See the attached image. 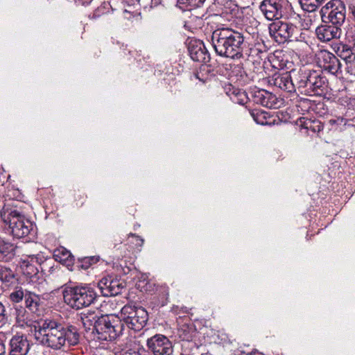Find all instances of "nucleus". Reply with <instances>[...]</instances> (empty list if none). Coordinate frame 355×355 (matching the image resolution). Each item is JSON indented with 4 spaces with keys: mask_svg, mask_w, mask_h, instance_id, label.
Returning a JSON list of instances; mask_svg holds the SVG:
<instances>
[{
    "mask_svg": "<svg viewBox=\"0 0 355 355\" xmlns=\"http://www.w3.org/2000/svg\"><path fill=\"white\" fill-rule=\"evenodd\" d=\"M36 339L44 347L53 350H64L79 343L76 327L58 319L47 318L39 325Z\"/></svg>",
    "mask_w": 355,
    "mask_h": 355,
    "instance_id": "nucleus-1",
    "label": "nucleus"
},
{
    "mask_svg": "<svg viewBox=\"0 0 355 355\" xmlns=\"http://www.w3.org/2000/svg\"><path fill=\"white\" fill-rule=\"evenodd\" d=\"M211 42L216 53L222 57L239 60L248 55L243 34L230 28H222L212 33Z\"/></svg>",
    "mask_w": 355,
    "mask_h": 355,
    "instance_id": "nucleus-2",
    "label": "nucleus"
},
{
    "mask_svg": "<svg viewBox=\"0 0 355 355\" xmlns=\"http://www.w3.org/2000/svg\"><path fill=\"white\" fill-rule=\"evenodd\" d=\"M1 217L9 225L11 233L15 238H24L33 230L32 222L17 209L13 202L4 205L1 211Z\"/></svg>",
    "mask_w": 355,
    "mask_h": 355,
    "instance_id": "nucleus-3",
    "label": "nucleus"
},
{
    "mask_svg": "<svg viewBox=\"0 0 355 355\" xmlns=\"http://www.w3.org/2000/svg\"><path fill=\"white\" fill-rule=\"evenodd\" d=\"M62 293L64 302L75 309L89 306L96 297L94 289L89 286L66 287Z\"/></svg>",
    "mask_w": 355,
    "mask_h": 355,
    "instance_id": "nucleus-4",
    "label": "nucleus"
},
{
    "mask_svg": "<svg viewBox=\"0 0 355 355\" xmlns=\"http://www.w3.org/2000/svg\"><path fill=\"white\" fill-rule=\"evenodd\" d=\"M98 320L94 331L98 340L112 341L121 334L124 325L116 315H103Z\"/></svg>",
    "mask_w": 355,
    "mask_h": 355,
    "instance_id": "nucleus-5",
    "label": "nucleus"
},
{
    "mask_svg": "<svg viewBox=\"0 0 355 355\" xmlns=\"http://www.w3.org/2000/svg\"><path fill=\"white\" fill-rule=\"evenodd\" d=\"M319 15L323 22H329L340 28L345 21V6L340 0H331L321 8Z\"/></svg>",
    "mask_w": 355,
    "mask_h": 355,
    "instance_id": "nucleus-6",
    "label": "nucleus"
},
{
    "mask_svg": "<svg viewBox=\"0 0 355 355\" xmlns=\"http://www.w3.org/2000/svg\"><path fill=\"white\" fill-rule=\"evenodd\" d=\"M318 65L324 71L336 75L340 69L338 59L331 52L324 49H319L315 53Z\"/></svg>",
    "mask_w": 355,
    "mask_h": 355,
    "instance_id": "nucleus-7",
    "label": "nucleus"
},
{
    "mask_svg": "<svg viewBox=\"0 0 355 355\" xmlns=\"http://www.w3.org/2000/svg\"><path fill=\"white\" fill-rule=\"evenodd\" d=\"M146 345L153 355H172L173 352L171 341L162 334H155L149 338Z\"/></svg>",
    "mask_w": 355,
    "mask_h": 355,
    "instance_id": "nucleus-8",
    "label": "nucleus"
},
{
    "mask_svg": "<svg viewBox=\"0 0 355 355\" xmlns=\"http://www.w3.org/2000/svg\"><path fill=\"white\" fill-rule=\"evenodd\" d=\"M270 35L279 44L286 42L293 35L295 27L292 24L277 21L270 24Z\"/></svg>",
    "mask_w": 355,
    "mask_h": 355,
    "instance_id": "nucleus-9",
    "label": "nucleus"
},
{
    "mask_svg": "<svg viewBox=\"0 0 355 355\" xmlns=\"http://www.w3.org/2000/svg\"><path fill=\"white\" fill-rule=\"evenodd\" d=\"M284 0H263L259 9L268 20L278 19L283 15Z\"/></svg>",
    "mask_w": 355,
    "mask_h": 355,
    "instance_id": "nucleus-10",
    "label": "nucleus"
},
{
    "mask_svg": "<svg viewBox=\"0 0 355 355\" xmlns=\"http://www.w3.org/2000/svg\"><path fill=\"white\" fill-rule=\"evenodd\" d=\"M101 293L105 296L117 295L124 288V282L117 278L106 277L102 278L98 282Z\"/></svg>",
    "mask_w": 355,
    "mask_h": 355,
    "instance_id": "nucleus-11",
    "label": "nucleus"
},
{
    "mask_svg": "<svg viewBox=\"0 0 355 355\" xmlns=\"http://www.w3.org/2000/svg\"><path fill=\"white\" fill-rule=\"evenodd\" d=\"M188 51L194 61L206 63L210 60L209 53L200 40H191L188 44Z\"/></svg>",
    "mask_w": 355,
    "mask_h": 355,
    "instance_id": "nucleus-12",
    "label": "nucleus"
},
{
    "mask_svg": "<svg viewBox=\"0 0 355 355\" xmlns=\"http://www.w3.org/2000/svg\"><path fill=\"white\" fill-rule=\"evenodd\" d=\"M129 314L125 322L129 325L130 328L138 331L141 329L146 324L148 313L144 308H135Z\"/></svg>",
    "mask_w": 355,
    "mask_h": 355,
    "instance_id": "nucleus-13",
    "label": "nucleus"
},
{
    "mask_svg": "<svg viewBox=\"0 0 355 355\" xmlns=\"http://www.w3.org/2000/svg\"><path fill=\"white\" fill-rule=\"evenodd\" d=\"M10 355H27L31 343L26 336L15 335L10 340Z\"/></svg>",
    "mask_w": 355,
    "mask_h": 355,
    "instance_id": "nucleus-14",
    "label": "nucleus"
},
{
    "mask_svg": "<svg viewBox=\"0 0 355 355\" xmlns=\"http://www.w3.org/2000/svg\"><path fill=\"white\" fill-rule=\"evenodd\" d=\"M10 316L14 324L18 327L24 328L31 325L30 313L21 306H14Z\"/></svg>",
    "mask_w": 355,
    "mask_h": 355,
    "instance_id": "nucleus-15",
    "label": "nucleus"
},
{
    "mask_svg": "<svg viewBox=\"0 0 355 355\" xmlns=\"http://www.w3.org/2000/svg\"><path fill=\"white\" fill-rule=\"evenodd\" d=\"M317 37L322 42H329L340 35V28L333 25H321L315 30Z\"/></svg>",
    "mask_w": 355,
    "mask_h": 355,
    "instance_id": "nucleus-16",
    "label": "nucleus"
},
{
    "mask_svg": "<svg viewBox=\"0 0 355 355\" xmlns=\"http://www.w3.org/2000/svg\"><path fill=\"white\" fill-rule=\"evenodd\" d=\"M253 98L256 103L264 107L269 108H276L277 107L278 101L277 97L265 89L256 91L254 93Z\"/></svg>",
    "mask_w": 355,
    "mask_h": 355,
    "instance_id": "nucleus-17",
    "label": "nucleus"
},
{
    "mask_svg": "<svg viewBox=\"0 0 355 355\" xmlns=\"http://www.w3.org/2000/svg\"><path fill=\"white\" fill-rule=\"evenodd\" d=\"M102 314L97 310H86L80 313V320L85 329L89 330L92 328L94 331L96 329L97 322H98Z\"/></svg>",
    "mask_w": 355,
    "mask_h": 355,
    "instance_id": "nucleus-18",
    "label": "nucleus"
},
{
    "mask_svg": "<svg viewBox=\"0 0 355 355\" xmlns=\"http://www.w3.org/2000/svg\"><path fill=\"white\" fill-rule=\"evenodd\" d=\"M272 83L275 86L286 91L291 92L295 90V85L291 80V73H285L283 74H275L272 76Z\"/></svg>",
    "mask_w": 355,
    "mask_h": 355,
    "instance_id": "nucleus-19",
    "label": "nucleus"
},
{
    "mask_svg": "<svg viewBox=\"0 0 355 355\" xmlns=\"http://www.w3.org/2000/svg\"><path fill=\"white\" fill-rule=\"evenodd\" d=\"M290 73L291 74V80L295 85V87H307L311 71L300 69L299 71H292Z\"/></svg>",
    "mask_w": 355,
    "mask_h": 355,
    "instance_id": "nucleus-20",
    "label": "nucleus"
},
{
    "mask_svg": "<svg viewBox=\"0 0 355 355\" xmlns=\"http://www.w3.org/2000/svg\"><path fill=\"white\" fill-rule=\"evenodd\" d=\"M18 250L19 247H15L11 243L0 239V261L10 259Z\"/></svg>",
    "mask_w": 355,
    "mask_h": 355,
    "instance_id": "nucleus-21",
    "label": "nucleus"
},
{
    "mask_svg": "<svg viewBox=\"0 0 355 355\" xmlns=\"http://www.w3.org/2000/svg\"><path fill=\"white\" fill-rule=\"evenodd\" d=\"M302 8L308 12L309 14L306 17L309 18V21H312V17H315V15L311 14L314 12L318 7L321 4L324 0H299Z\"/></svg>",
    "mask_w": 355,
    "mask_h": 355,
    "instance_id": "nucleus-22",
    "label": "nucleus"
},
{
    "mask_svg": "<svg viewBox=\"0 0 355 355\" xmlns=\"http://www.w3.org/2000/svg\"><path fill=\"white\" fill-rule=\"evenodd\" d=\"M336 53L347 64H351L355 60V53L350 47L345 44L339 46L337 49Z\"/></svg>",
    "mask_w": 355,
    "mask_h": 355,
    "instance_id": "nucleus-23",
    "label": "nucleus"
},
{
    "mask_svg": "<svg viewBox=\"0 0 355 355\" xmlns=\"http://www.w3.org/2000/svg\"><path fill=\"white\" fill-rule=\"evenodd\" d=\"M40 298L38 295L31 292L25 294V303L26 307L32 312H36L40 306Z\"/></svg>",
    "mask_w": 355,
    "mask_h": 355,
    "instance_id": "nucleus-24",
    "label": "nucleus"
},
{
    "mask_svg": "<svg viewBox=\"0 0 355 355\" xmlns=\"http://www.w3.org/2000/svg\"><path fill=\"white\" fill-rule=\"evenodd\" d=\"M325 84V78L321 77L320 75L315 71H311V76H309V80L307 87L312 90L322 88Z\"/></svg>",
    "mask_w": 355,
    "mask_h": 355,
    "instance_id": "nucleus-25",
    "label": "nucleus"
},
{
    "mask_svg": "<svg viewBox=\"0 0 355 355\" xmlns=\"http://www.w3.org/2000/svg\"><path fill=\"white\" fill-rule=\"evenodd\" d=\"M15 273L8 268L0 266V280L6 284L10 285L15 282Z\"/></svg>",
    "mask_w": 355,
    "mask_h": 355,
    "instance_id": "nucleus-26",
    "label": "nucleus"
},
{
    "mask_svg": "<svg viewBox=\"0 0 355 355\" xmlns=\"http://www.w3.org/2000/svg\"><path fill=\"white\" fill-rule=\"evenodd\" d=\"M53 256L56 261L63 263H66L72 259L71 252L64 248L55 250Z\"/></svg>",
    "mask_w": 355,
    "mask_h": 355,
    "instance_id": "nucleus-27",
    "label": "nucleus"
},
{
    "mask_svg": "<svg viewBox=\"0 0 355 355\" xmlns=\"http://www.w3.org/2000/svg\"><path fill=\"white\" fill-rule=\"evenodd\" d=\"M231 96V98L240 104H244L246 101V96L244 92H241L238 90H233L232 94H229Z\"/></svg>",
    "mask_w": 355,
    "mask_h": 355,
    "instance_id": "nucleus-28",
    "label": "nucleus"
},
{
    "mask_svg": "<svg viewBox=\"0 0 355 355\" xmlns=\"http://www.w3.org/2000/svg\"><path fill=\"white\" fill-rule=\"evenodd\" d=\"M25 297V294L21 288L14 291L10 294V300L14 303H18L21 302L23 298Z\"/></svg>",
    "mask_w": 355,
    "mask_h": 355,
    "instance_id": "nucleus-29",
    "label": "nucleus"
},
{
    "mask_svg": "<svg viewBox=\"0 0 355 355\" xmlns=\"http://www.w3.org/2000/svg\"><path fill=\"white\" fill-rule=\"evenodd\" d=\"M347 119L343 117H338L336 119H331L329 121V123L331 126L334 125H343L345 126L347 124Z\"/></svg>",
    "mask_w": 355,
    "mask_h": 355,
    "instance_id": "nucleus-30",
    "label": "nucleus"
},
{
    "mask_svg": "<svg viewBox=\"0 0 355 355\" xmlns=\"http://www.w3.org/2000/svg\"><path fill=\"white\" fill-rule=\"evenodd\" d=\"M22 267L23 268L26 267L25 270H27L26 272L28 274L36 275L37 272V269L35 266H32L31 264L29 265L28 263L25 260L23 261Z\"/></svg>",
    "mask_w": 355,
    "mask_h": 355,
    "instance_id": "nucleus-31",
    "label": "nucleus"
},
{
    "mask_svg": "<svg viewBox=\"0 0 355 355\" xmlns=\"http://www.w3.org/2000/svg\"><path fill=\"white\" fill-rule=\"evenodd\" d=\"M6 309L3 304L0 302V327H1L6 322Z\"/></svg>",
    "mask_w": 355,
    "mask_h": 355,
    "instance_id": "nucleus-32",
    "label": "nucleus"
},
{
    "mask_svg": "<svg viewBox=\"0 0 355 355\" xmlns=\"http://www.w3.org/2000/svg\"><path fill=\"white\" fill-rule=\"evenodd\" d=\"M205 0H191L190 6L199 7Z\"/></svg>",
    "mask_w": 355,
    "mask_h": 355,
    "instance_id": "nucleus-33",
    "label": "nucleus"
},
{
    "mask_svg": "<svg viewBox=\"0 0 355 355\" xmlns=\"http://www.w3.org/2000/svg\"><path fill=\"white\" fill-rule=\"evenodd\" d=\"M250 114L251 116L253 117L254 120L257 123H261V124H263V122H260L259 121L258 119H257V116H258V114H259V112H255V111H251L250 112Z\"/></svg>",
    "mask_w": 355,
    "mask_h": 355,
    "instance_id": "nucleus-34",
    "label": "nucleus"
},
{
    "mask_svg": "<svg viewBox=\"0 0 355 355\" xmlns=\"http://www.w3.org/2000/svg\"><path fill=\"white\" fill-rule=\"evenodd\" d=\"M0 355H6V345L1 340H0Z\"/></svg>",
    "mask_w": 355,
    "mask_h": 355,
    "instance_id": "nucleus-35",
    "label": "nucleus"
},
{
    "mask_svg": "<svg viewBox=\"0 0 355 355\" xmlns=\"http://www.w3.org/2000/svg\"><path fill=\"white\" fill-rule=\"evenodd\" d=\"M178 1L180 3L190 5V1L191 0H178Z\"/></svg>",
    "mask_w": 355,
    "mask_h": 355,
    "instance_id": "nucleus-36",
    "label": "nucleus"
},
{
    "mask_svg": "<svg viewBox=\"0 0 355 355\" xmlns=\"http://www.w3.org/2000/svg\"><path fill=\"white\" fill-rule=\"evenodd\" d=\"M27 256H28V257H31V261H33L34 259H35V258L34 257V255H33V254H27Z\"/></svg>",
    "mask_w": 355,
    "mask_h": 355,
    "instance_id": "nucleus-37",
    "label": "nucleus"
}]
</instances>
